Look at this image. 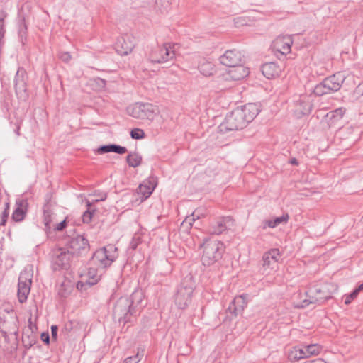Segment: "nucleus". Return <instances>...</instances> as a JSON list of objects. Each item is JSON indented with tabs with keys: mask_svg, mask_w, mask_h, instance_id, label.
Segmentation results:
<instances>
[{
	"mask_svg": "<svg viewBox=\"0 0 363 363\" xmlns=\"http://www.w3.org/2000/svg\"><path fill=\"white\" fill-rule=\"evenodd\" d=\"M139 315L138 311L130 304L128 296H121L118 298L113 308V320L120 323H133Z\"/></svg>",
	"mask_w": 363,
	"mask_h": 363,
	"instance_id": "obj_1",
	"label": "nucleus"
},
{
	"mask_svg": "<svg viewBox=\"0 0 363 363\" xmlns=\"http://www.w3.org/2000/svg\"><path fill=\"white\" fill-rule=\"evenodd\" d=\"M117 251L118 248L114 245H107L94 252L90 260V264L104 270L117 259Z\"/></svg>",
	"mask_w": 363,
	"mask_h": 363,
	"instance_id": "obj_2",
	"label": "nucleus"
},
{
	"mask_svg": "<svg viewBox=\"0 0 363 363\" xmlns=\"http://www.w3.org/2000/svg\"><path fill=\"white\" fill-rule=\"evenodd\" d=\"M201 261L203 265L210 266L220 260L225 252L224 243L216 240H208L203 244Z\"/></svg>",
	"mask_w": 363,
	"mask_h": 363,
	"instance_id": "obj_3",
	"label": "nucleus"
},
{
	"mask_svg": "<svg viewBox=\"0 0 363 363\" xmlns=\"http://www.w3.org/2000/svg\"><path fill=\"white\" fill-rule=\"evenodd\" d=\"M195 289L192 277H186L178 286L174 295V303L179 309H185L191 302V297Z\"/></svg>",
	"mask_w": 363,
	"mask_h": 363,
	"instance_id": "obj_4",
	"label": "nucleus"
},
{
	"mask_svg": "<svg viewBox=\"0 0 363 363\" xmlns=\"http://www.w3.org/2000/svg\"><path fill=\"white\" fill-rule=\"evenodd\" d=\"M130 116L141 120L152 121L158 114L159 109L157 106L150 103H136L128 108Z\"/></svg>",
	"mask_w": 363,
	"mask_h": 363,
	"instance_id": "obj_5",
	"label": "nucleus"
},
{
	"mask_svg": "<svg viewBox=\"0 0 363 363\" xmlns=\"http://www.w3.org/2000/svg\"><path fill=\"white\" fill-rule=\"evenodd\" d=\"M245 119L238 108L228 114L223 123L218 126L219 132L227 133L230 131L238 130L247 126Z\"/></svg>",
	"mask_w": 363,
	"mask_h": 363,
	"instance_id": "obj_6",
	"label": "nucleus"
},
{
	"mask_svg": "<svg viewBox=\"0 0 363 363\" xmlns=\"http://www.w3.org/2000/svg\"><path fill=\"white\" fill-rule=\"evenodd\" d=\"M177 44L164 43L162 47L153 49L149 54V60L152 63H164L175 57L174 47Z\"/></svg>",
	"mask_w": 363,
	"mask_h": 363,
	"instance_id": "obj_7",
	"label": "nucleus"
},
{
	"mask_svg": "<svg viewBox=\"0 0 363 363\" xmlns=\"http://www.w3.org/2000/svg\"><path fill=\"white\" fill-rule=\"evenodd\" d=\"M72 255L69 250L64 248H56L52 252V268L54 271L67 269L69 267V262Z\"/></svg>",
	"mask_w": 363,
	"mask_h": 363,
	"instance_id": "obj_8",
	"label": "nucleus"
},
{
	"mask_svg": "<svg viewBox=\"0 0 363 363\" xmlns=\"http://www.w3.org/2000/svg\"><path fill=\"white\" fill-rule=\"evenodd\" d=\"M67 246L72 255L79 256L86 255L90 249L89 240L80 235L69 238Z\"/></svg>",
	"mask_w": 363,
	"mask_h": 363,
	"instance_id": "obj_9",
	"label": "nucleus"
},
{
	"mask_svg": "<svg viewBox=\"0 0 363 363\" xmlns=\"http://www.w3.org/2000/svg\"><path fill=\"white\" fill-rule=\"evenodd\" d=\"M313 99L311 95H300L294 101V114L297 118L308 116L311 113L313 108Z\"/></svg>",
	"mask_w": 363,
	"mask_h": 363,
	"instance_id": "obj_10",
	"label": "nucleus"
},
{
	"mask_svg": "<svg viewBox=\"0 0 363 363\" xmlns=\"http://www.w3.org/2000/svg\"><path fill=\"white\" fill-rule=\"evenodd\" d=\"M247 298L248 295L243 294L235 296L230 303L226 311L228 313L230 314V319L235 318L239 315H242L245 308L247 305Z\"/></svg>",
	"mask_w": 363,
	"mask_h": 363,
	"instance_id": "obj_11",
	"label": "nucleus"
},
{
	"mask_svg": "<svg viewBox=\"0 0 363 363\" xmlns=\"http://www.w3.org/2000/svg\"><path fill=\"white\" fill-rule=\"evenodd\" d=\"M135 41V38L128 34L118 38L115 45L116 51L121 56L128 55L134 49Z\"/></svg>",
	"mask_w": 363,
	"mask_h": 363,
	"instance_id": "obj_12",
	"label": "nucleus"
},
{
	"mask_svg": "<svg viewBox=\"0 0 363 363\" xmlns=\"http://www.w3.org/2000/svg\"><path fill=\"white\" fill-rule=\"evenodd\" d=\"M242 57L243 55L240 51L233 49L225 51V52L220 57L219 60L222 65L226 67H233L242 63Z\"/></svg>",
	"mask_w": 363,
	"mask_h": 363,
	"instance_id": "obj_13",
	"label": "nucleus"
},
{
	"mask_svg": "<svg viewBox=\"0 0 363 363\" xmlns=\"http://www.w3.org/2000/svg\"><path fill=\"white\" fill-rule=\"evenodd\" d=\"M0 325H7L6 328L11 330V333L17 334L18 319L16 312L13 307H9V312L7 314H2L0 312Z\"/></svg>",
	"mask_w": 363,
	"mask_h": 363,
	"instance_id": "obj_14",
	"label": "nucleus"
},
{
	"mask_svg": "<svg viewBox=\"0 0 363 363\" xmlns=\"http://www.w3.org/2000/svg\"><path fill=\"white\" fill-rule=\"evenodd\" d=\"M345 79V74L341 72H338L324 79L330 93L340 90Z\"/></svg>",
	"mask_w": 363,
	"mask_h": 363,
	"instance_id": "obj_15",
	"label": "nucleus"
},
{
	"mask_svg": "<svg viewBox=\"0 0 363 363\" xmlns=\"http://www.w3.org/2000/svg\"><path fill=\"white\" fill-rule=\"evenodd\" d=\"M28 207V202L26 199H18L16 201V208L12 213L11 218L16 222H21L24 220Z\"/></svg>",
	"mask_w": 363,
	"mask_h": 363,
	"instance_id": "obj_16",
	"label": "nucleus"
},
{
	"mask_svg": "<svg viewBox=\"0 0 363 363\" xmlns=\"http://www.w3.org/2000/svg\"><path fill=\"white\" fill-rule=\"evenodd\" d=\"M231 222L230 216L220 218L211 224L208 231L213 235H220L228 229Z\"/></svg>",
	"mask_w": 363,
	"mask_h": 363,
	"instance_id": "obj_17",
	"label": "nucleus"
},
{
	"mask_svg": "<svg viewBox=\"0 0 363 363\" xmlns=\"http://www.w3.org/2000/svg\"><path fill=\"white\" fill-rule=\"evenodd\" d=\"M245 123L248 124L259 114L260 110L256 104L249 103L239 109Z\"/></svg>",
	"mask_w": 363,
	"mask_h": 363,
	"instance_id": "obj_18",
	"label": "nucleus"
},
{
	"mask_svg": "<svg viewBox=\"0 0 363 363\" xmlns=\"http://www.w3.org/2000/svg\"><path fill=\"white\" fill-rule=\"evenodd\" d=\"M156 187V182L154 178H150L148 180L144 181L140 184L138 189V194L142 196L141 201L147 199Z\"/></svg>",
	"mask_w": 363,
	"mask_h": 363,
	"instance_id": "obj_19",
	"label": "nucleus"
},
{
	"mask_svg": "<svg viewBox=\"0 0 363 363\" xmlns=\"http://www.w3.org/2000/svg\"><path fill=\"white\" fill-rule=\"evenodd\" d=\"M293 40L290 36L279 37L274 41V48L281 54L290 52Z\"/></svg>",
	"mask_w": 363,
	"mask_h": 363,
	"instance_id": "obj_20",
	"label": "nucleus"
},
{
	"mask_svg": "<svg viewBox=\"0 0 363 363\" xmlns=\"http://www.w3.org/2000/svg\"><path fill=\"white\" fill-rule=\"evenodd\" d=\"M144 297V294L141 289H135L130 296H128L130 304L133 305L139 314L145 306L143 304Z\"/></svg>",
	"mask_w": 363,
	"mask_h": 363,
	"instance_id": "obj_21",
	"label": "nucleus"
},
{
	"mask_svg": "<svg viewBox=\"0 0 363 363\" xmlns=\"http://www.w3.org/2000/svg\"><path fill=\"white\" fill-rule=\"evenodd\" d=\"M306 296L308 297V298L303 299L301 303H294V307L297 308H303L306 306H308L311 303H315V304H322L328 299L330 298V296H311L308 293V291L306 292Z\"/></svg>",
	"mask_w": 363,
	"mask_h": 363,
	"instance_id": "obj_22",
	"label": "nucleus"
},
{
	"mask_svg": "<svg viewBox=\"0 0 363 363\" xmlns=\"http://www.w3.org/2000/svg\"><path fill=\"white\" fill-rule=\"evenodd\" d=\"M262 74L267 79H273L279 76L281 68L276 62H267L262 65Z\"/></svg>",
	"mask_w": 363,
	"mask_h": 363,
	"instance_id": "obj_23",
	"label": "nucleus"
},
{
	"mask_svg": "<svg viewBox=\"0 0 363 363\" xmlns=\"http://www.w3.org/2000/svg\"><path fill=\"white\" fill-rule=\"evenodd\" d=\"M204 210L202 208L196 209L190 216L186 217L182 223V228L185 230H189L191 228L193 223L201 216H204Z\"/></svg>",
	"mask_w": 363,
	"mask_h": 363,
	"instance_id": "obj_24",
	"label": "nucleus"
},
{
	"mask_svg": "<svg viewBox=\"0 0 363 363\" xmlns=\"http://www.w3.org/2000/svg\"><path fill=\"white\" fill-rule=\"evenodd\" d=\"M103 272L104 269H101L98 267H90L89 268L87 273V284L89 287H91V286L97 284V282L101 279Z\"/></svg>",
	"mask_w": 363,
	"mask_h": 363,
	"instance_id": "obj_25",
	"label": "nucleus"
},
{
	"mask_svg": "<svg viewBox=\"0 0 363 363\" xmlns=\"http://www.w3.org/2000/svg\"><path fill=\"white\" fill-rule=\"evenodd\" d=\"M198 69L201 74L206 77L212 76L216 72L215 65L211 62L206 60L199 63Z\"/></svg>",
	"mask_w": 363,
	"mask_h": 363,
	"instance_id": "obj_26",
	"label": "nucleus"
},
{
	"mask_svg": "<svg viewBox=\"0 0 363 363\" xmlns=\"http://www.w3.org/2000/svg\"><path fill=\"white\" fill-rule=\"evenodd\" d=\"M249 73L248 68L244 67L242 63L233 67V69L230 71V74L235 80L242 79L248 76Z\"/></svg>",
	"mask_w": 363,
	"mask_h": 363,
	"instance_id": "obj_27",
	"label": "nucleus"
},
{
	"mask_svg": "<svg viewBox=\"0 0 363 363\" xmlns=\"http://www.w3.org/2000/svg\"><path fill=\"white\" fill-rule=\"evenodd\" d=\"M31 284L25 282H18V298L20 303H24L28 298L30 291Z\"/></svg>",
	"mask_w": 363,
	"mask_h": 363,
	"instance_id": "obj_28",
	"label": "nucleus"
},
{
	"mask_svg": "<svg viewBox=\"0 0 363 363\" xmlns=\"http://www.w3.org/2000/svg\"><path fill=\"white\" fill-rule=\"evenodd\" d=\"M303 358H306L304 349L294 347L288 352V359L291 362L298 361Z\"/></svg>",
	"mask_w": 363,
	"mask_h": 363,
	"instance_id": "obj_29",
	"label": "nucleus"
},
{
	"mask_svg": "<svg viewBox=\"0 0 363 363\" xmlns=\"http://www.w3.org/2000/svg\"><path fill=\"white\" fill-rule=\"evenodd\" d=\"M126 161L130 167H137L142 163V156L136 152H130L126 157Z\"/></svg>",
	"mask_w": 363,
	"mask_h": 363,
	"instance_id": "obj_30",
	"label": "nucleus"
},
{
	"mask_svg": "<svg viewBox=\"0 0 363 363\" xmlns=\"http://www.w3.org/2000/svg\"><path fill=\"white\" fill-rule=\"evenodd\" d=\"M19 71L17 72L14 79V86L16 94L25 91L26 89V83L24 79V75H20Z\"/></svg>",
	"mask_w": 363,
	"mask_h": 363,
	"instance_id": "obj_31",
	"label": "nucleus"
},
{
	"mask_svg": "<svg viewBox=\"0 0 363 363\" xmlns=\"http://www.w3.org/2000/svg\"><path fill=\"white\" fill-rule=\"evenodd\" d=\"M18 38L23 45L25 44L27 38V25L24 17L18 21Z\"/></svg>",
	"mask_w": 363,
	"mask_h": 363,
	"instance_id": "obj_32",
	"label": "nucleus"
},
{
	"mask_svg": "<svg viewBox=\"0 0 363 363\" xmlns=\"http://www.w3.org/2000/svg\"><path fill=\"white\" fill-rule=\"evenodd\" d=\"M313 92L315 96H322L323 95L330 94V91L329 88H328V85L323 79L320 83L318 84L314 87Z\"/></svg>",
	"mask_w": 363,
	"mask_h": 363,
	"instance_id": "obj_33",
	"label": "nucleus"
},
{
	"mask_svg": "<svg viewBox=\"0 0 363 363\" xmlns=\"http://www.w3.org/2000/svg\"><path fill=\"white\" fill-rule=\"evenodd\" d=\"M51 215L52 211L50 208L48 203H47L43 206V222L47 230L50 229V223L52 222Z\"/></svg>",
	"mask_w": 363,
	"mask_h": 363,
	"instance_id": "obj_34",
	"label": "nucleus"
},
{
	"mask_svg": "<svg viewBox=\"0 0 363 363\" xmlns=\"http://www.w3.org/2000/svg\"><path fill=\"white\" fill-rule=\"evenodd\" d=\"M92 203H93L89 201H86V206L88 208L82 215V220L84 223H89L92 220L93 216L96 211L95 208H91Z\"/></svg>",
	"mask_w": 363,
	"mask_h": 363,
	"instance_id": "obj_35",
	"label": "nucleus"
},
{
	"mask_svg": "<svg viewBox=\"0 0 363 363\" xmlns=\"http://www.w3.org/2000/svg\"><path fill=\"white\" fill-rule=\"evenodd\" d=\"M289 215L287 213L283 214L281 216L276 217L272 220H267V225L269 228H274L281 223H286L289 220Z\"/></svg>",
	"mask_w": 363,
	"mask_h": 363,
	"instance_id": "obj_36",
	"label": "nucleus"
},
{
	"mask_svg": "<svg viewBox=\"0 0 363 363\" xmlns=\"http://www.w3.org/2000/svg\"><path fill=\"white\" fill-rule=\"evenodd\" d=\"M36 342H37V337L35 334L30 333L26 335V333L23 332V343L24 347L26 349H30Z\"/></svg>",
	"mask_w": 363,
	"mask_h": 363,
	"instance_id": "obj_37",
	"label": "nucleus"
},
{
	"mask_svg": "<svg viewBox=\"0 0 363 363\" xmlns=\"http://www.w3.org/2000/svg\"><path fill=\"white\" fill-rule=\"evenodd\" d=\"M169 7L170 0H155V9L160 12H166Z\"/></svg>",
	"mask_w": 363,
	"mask_h": 363,
	"instance_id": "obj_38",
	"label": "nucleus"
},
{
	"mask_svg": "<svg viewBox=\"0 0 363 363\" xmlns=\"http://www.w3.org/2000/svg\"><path fill=\"white\" fill-rule=\"evenodd\" d=\"M33 279V273L26 269L23 270L18 277V282H25L31 284Z\"/></svg>",
	"mask_w": 363,
	"mask_h": 363,
	"instance_id": "obj_39",
	"label": "nucleus"
},
{
	"mask_svg": "<svg viewBox=\"0 0 363 363\" xmlns=\"http://www.w3.org/2000/svg\"><path fill=\"white\" fill-rule=\"evenodd\" d=\"M280 257V252L279 249L274 248L271 249L265 252V259H271L273 263L278 262L279 257Z\"/></svg>",
	"mask_w": 363,
	"mask_h": 363,
	"instance_id": "obj_40",
	"label": "nucleus"
},
{
	"mask_svg": "<svg viewBox=\"0 0 363 363\" xmlns=\"http://www.w3.org/2000/svg\"><path fill=\"white\" fill-rule=\"evenodd\" d=\"M320 352V347L318 345H310L304 349L306 357H308L311 355L318 354Z\"/></svg>",
	"mask_w": 363,
	"mask_h": 363,
	"instance_id": "obj_41",
	"label": "nucleus"
},
{
	"mask_svg": "<svg viewBox=\"0 0 363 363\" xmlns=\"http://www.w3.org/2000/svg\"><path fill=\"white\" fill-rule=\"evenodd\" d=\"M308 293L311 294V296H330L323 288L318 287L315 286L311 287L308 290Z\"/></svg>",
	"mask_w": 363,
	"mask_h": 363,
	"instance_id": "obj_42",
	"label": "nucleus"
},
{
	"mask_svg": "<svg viewBox=\"0 0 363 363\" xmlns=\"http://www.w3.org/2000/svg\"><path fill=\"white\" fill-rule=\"evenodd\" d=\"M130 137L133 139L140 140L145 138V132L140 128H133L130 133Z\"/></svg>",
	"mask_w": 363,
	"mask_h": 363,
	"instance_id": "obj_43",
	"label": "nucleus"
},
{
	"mask_svg": "<svg viewBox=\"0 0 363 363\" xmlns=\"http://www.w3.org/2000/svg\"><path fill=\"white\" fill-rule=\"evenodd\" d=\"M113 146L114 144H108L101 145L96 150V152L99 155L108 153V152H113Z\"/></svg>",
	"mask_w": 363,
	"mask_h": 363,
	"instance_id": "obj_44",
	"label": "nucleus"
},
{
	"mask_svg": "<svg viewBox=\"0 0 363 363\" xmlns=\"http://www.w3.org/2000/svg\"><path fill=\"white\" fill-rule=\"evenodd\" d=\"M5 33L4 16H2L0 17V45L4 43Z\"/></svg>",
	"mask_w": 363,
	"mask_h": 363,
	"instance_id": "obj_45",
	"label": "nucleus"
},
{
	"mask_svg": "<svg viewBox=\"0 0 363 363\" xmlns=\"http://www.w3.org/2000/svg\"><path fill=\"white\" fill-rule=\"evenodd\" d=\"M345 113V108H338L332 112V118H342L344 114Z\"/></svg>",
	"mask_w": 363,
	"mask_h": 363,
	"instance_id": "obj_46",
	"label": "nucleus"
},
{
	"mask_svg": "<svg viewBox=\"0 0 363 363\" xmlns=\"http://www.w3.org/2000/svg\"><path fill=\"white\" fill-rule=\"evenodd\" d=\"M141 242V239L140 237H133L130 242L129 248L132 250H135L138 245Z\"/></svg>",
	"mask_w": 363,
	"mask_h": 363,
	"instance_id": "obj_47",
	"label": "nucleus"
},
{
	"mask_svg": "<svg viewBox=\"0 0 363 363\" xmlns=\"http://www.w3.org/2000/svg\"><path fill=\"white\" fill-rule=\"evenodd\" d=\"M94 195L98 197L96 199H95L93 201L94 203H97V202H99L101 201H105L107 198V194L104 193V192L95 191Z\"/></svg>",
	"mask_w": 363,
	"mask_h": 363,
	"instance_id": "obj_48",
	"label": "nucleus"
},
{
	"mask_svg": "<svg viewBox=\"0 0 363 363\" xmlns=\"http://www.w3.org/2000/svg\"><path fill=\"white\" fill-rule=\"evenodd\" d=\"M359 292L357 291V289H355L348 296H347L345 299V303L346 305H348L351 303V301L357 297V296L358 295Z\"/></svg>",
	"mask_w": 363,
	"mask_h": 363,
	"instance_id": "obj_49",
	"label": "nucleus"
},
{
	"mask_svg": "<svg viewBox=\"0 0 363 363\" xmlns=\"http://www.w3.org/2000/svg\"><path fill=\"white\" fill-rule=\"evenodd\" d=\"M127 148L119 145L114 144L113 146V152L123 155L127 152Z\"/></svg>",
	"mask_w": 363,
	"mask_h": 363,
	"instance_id": "obj_50",
	"label": "nucleus"
},
{
	"mask_svg": "<svg viewBox=\"0 0 363 363\" xmlns=\"http://www.w3.org/2000/svg\"><path fill=\"white\" fill-rule=\"evenodd\" d=\"M59 57L62 61L65 62H68L72 58L71 55L68 52H60L59 54Z\"/></svg>",
	"mask_w": 363,
	"mask_h": 363,
	"instance_id": "obj_51",
	"label": "nucleus"
},
{
	"mask_svg": "<svg viewBox=\"0 0 363 363\" xmlns=\"http://www.w3.org/2000/svg\"><path fill=\"white\" fill-rule=\"evenodd\" d=\"M51 330V336L52 340L57 341V332H58V327L56 325H52L50 327Z\"/></svg>",
	"mask_w": 363,
	"mask_h": 363,
	"instance_id": "obj_52",
	"label": "nucleus"
},
{
	"mask_svg": "<svg viewBox=\"0 0 363 363\" xmlns=\"http://www.w3.org/2000/svg\"><path fill=\"white\" fill-rule=\"evenodd\" d=\"M67 225V219L65 218V220H63L62 221H61L60 223H58L55 227V230L56 231H62L63 230Z\"/></svg>",
	"mask_w": 363,
	"mask_h": 363,
	"instance_id": "obj_53",
	"label": "nucleus"
},
{
	"mask_svg": "<svg viewBox=\"0 0 363 363\" xmlns=\"http://www.w3.org/2000/svg\"><path fill=\"white\" fill-rule=\"evenodd\" d=\"M235 26H241L247 24V20L242 17H238L234 19Z\"/></svg>",
	"mask_w": 363,
	"mask_h": 363,
	"instance_id": "obj_54",
	"label": "nucleus"
},
{
	"mask_svg": "<svg viewBox=\"0 0 363 363\" xmlns=\"http://www.w3.org/2000/svg\"><path fill=\"white\" fill-rule=\"evenodd\" d=\"M41 340L45 344L49 345L50 341V335L48 332H43L40 335Z\"/></svg>",
	"mask_w": 363,
	"mask_h": 363,
	"instance_id": "obj_55",
	"label": "nucleus"
},
{
	"mask_svg": "<svg viewBox=\"0 0 363 363\" xmlns=\"http://www.w3.org/2000/svg\"><path fill=\"white\" fill-rule=\"evenodd\" d=\"M37 330L36 325L33 324L32 322L31 318L28 320V329L26 330L27 333L30 332V334H34L35 331Z\"/></svg>",
	"mask_w": 363,
	"mask_h": 363,
	"instance_id": "obj_56",
	"label": "nucleus"
},
{
	"mask_svg": "<svg viewBox=\"0 0 363 363\" xmlns=\"http://www.w3.org/2000/svg\"><path fill=\"white\" fill-rule=\"evenodd\" d=\"M9 215V211H8L7 210H4V211L1 213V214H0V216L1 217V224L6 223Z\"/></svg>",
	"mask_w": 363,
	"mask_h": 363,
	"instance_id": "obj_57",
	"label": "nucleus"
},
{
	"mask_svg": "<svg viewBox=\"0 0 363 363\" xmlns=\"http://www.w3.org/2000/svg\"><path fill=\"white\" fill-rule=\"evenodd\" d=\"M87 287H89V285L87 284V280L85 282L78 281V283L77 284V288L78 290H80V291L86 290L87 289Z\"/></svg>",
	"mask_w": 363,
	"mask_h": 363,
	"instance_id": "obj_58",
	"label": "nucleus"
},
{
	"mask_svg": "<svg viewBox=\"0 0 363 363\" xmlns=\"http://www.w3.org/2000/svg\"><path fill=\"white\" fill-rule=\"evenodd\" d=\"M262 261H263V266L264 267H267L269 268V267L272 268L273 267V264H275V263L272 262L271 259H268L267 261V259H265V253L263 255Z\"/></svg>",
	"mask_w": 363,
	"mask_h": 363,
	"instance_id": "obj_59",
	"label": "nucleus"
},
{
	"mask_svg": "<svg viewBox=\"0 0 363 363\" xmlns=\"http://www.w3.org/2000/svg\"><path fill=\"white\" fill-rule=\"evenodd\" d=\"M139 361L138 355L128 357L125 359L124 363H138Z\"/></svg>",
	"mask_w": 363,
	"mask_h": 363,
	"instance_id": "obj_60",
	"label": "nucleus"
},
{
	"mask_svg": "<svg viewBox=\"0 0 363 363\" xmlns=\"http://www.w3.org/2000/svg\"><path fill=\"white\" fill-rule=\"evenodd\" d=\"M355 91L357 94H363V81L357 86Z\"/></svg>",
	"mask_w": 363,
	"mask_h": 363,
	"instance_id": "obj_61",
	"label": "nucleus"
},
{
	"mask_svg": "<svg viewBox=\"0 0 363 363\" xmlns=\"http://www.w3.org/2000/svg\"><path fill=\"white\" fill-rule=\"evenodd\" d=\"M62 285L61 286V288L59 289L58 294L61 297H66L68 294V293L65 290H62Z\"/></svg>",
	"mask_w": 363,
	"mask_h": 363,
	"instance_id": "obj_62",
	"label": "nucleus"
},
{
	"mask_svg": "<svg viewBox=\"0 0 363 363\" xmlns=\"http://www.w3.org/2000/svg\"><path fill=\"white\" fill-rule=\"evenodd\" d=\"M289 164H292V165H296V166H297V165L298 164V162L297 159H296V158H294H294L290 159V160H289Z\"/></svg>",
	"mask_w": 363,
	"mask_h": 363,
	"instance_id": "obj_63",
	"label": "nucleus"
},
{
	"mask_svg": "<svg viewBox=\"0 0 363 363\" xmlns=\"http://www.w3.org/2000/svg\"><path fill=\"white\" fill-rule=\"evenodd\" d=\"M357 291L359 293V291H363V282L361 283L357 288H356Z\"/></svg>",
	"mask_w": 363,
	"mask_h": 363,
	"instance_id": "obj_64",
	"label": "nucleus"
}]
</instances>
